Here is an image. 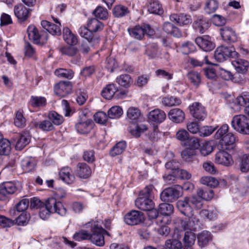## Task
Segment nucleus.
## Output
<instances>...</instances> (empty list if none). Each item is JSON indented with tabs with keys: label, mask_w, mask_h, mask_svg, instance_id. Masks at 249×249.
Wrapping results in <instances>:
<instances>
[{
	"label": "nucleus",
	"mask_w": 249,
	"mask_h": 249,
	"mask_svg": "<svg viewBox=\"0 0 249 249\" xmlns=\"http://www.w3.org/2000/svg\"><path fill=\"white\" fill-rule=\"evenodd\" d=\"M203 206V202L198 196H191L186 197L183 200H179L177 203L178 210L184 215H192L194 209H200Z\"/></svg>",
	"instance_id": "1"
},
{
	"label": "nucleus",
	"mask_w": 249,
	"mask_h": 249,
	"mask_svg": "<svg viewBox=\"0 0 249 249\" xmlns=\"http://www.w3.org/2000/svg\"><path fill=\"white\" fill-rule=\"evenodd\" d=\"M231 124L236 131L243 134L249 135V118L243 114L235 115Z\"/></svg>",
	"instance_id": "2"
},
{
	"label": "nucleus",
	"mask_w": 249,
	"mask_h": 249,
	"mask_svg": "<svg viewBox=\"0 0 249 249\" xmlns=\"http://www.w3.org/2000/svg\"><path fill=\"white\" fill-rule=\"evenodd\" d=\"M27 33L29 39L33 40L35 44L43 45L48 40L49 34L47 31L43 30L39 32L37 28L33 25L28 27Z\"/></svg>",
	"instance_id": "3"
},
{
	"label": "nucleus",
	"mask_w": 249,
	"mask_h": 249,
	"mask_svg": "<svg viewBox=\"0 0 249 249\" xmlns=\"http://www.w3.org/2000/svg\"><path fill=\"white\" fill-rule=\"evenodd\" d=\"M27 33L29 39L33 40L35 44L43 45L48 40L49 34L47 31L43 30L39 32L37 28L33 25L28 27Z\"/></svg>",
	"instance_id": "4"
},
{
	"label": "nucleus",
	"mask_w": 249,
	"mask_h": 249,
	"mask_svg": "<svg viewBox=\"0 0 249 249\" xmlns=\"http://www.w3.org/2000/svg\"><path fill=\"white\" fill-rule=\"evenodd\" d=\"M238 53L232 46H221L217 47L214 52V57L219 62H222L229 58H236Z\"/></svg>",
	"instance_id": "5"
},
{
	"label": "nucleus",
	"mask_w": 249,
	"mask_h": 249,
	"mask_svg": "<svg viewBox=\"0 0 249 249\" xmlns=\"http://www.w3.org/2000/svg\"><path fill=\"white\" fill-rule=\"evenodd\" d=\"M127 31L132 37L137 40L142 39L145 34L152 36L154 34V31L148 24L141 26L137 25L128 28Z\"/></svg>",
	"instance_id": "6"
},
{
	"label": "nucleus",
	"mask_w": 249,
	"mask_h": 249,
	"mask_svg": "<svg viewBox=\"0 0 249 249\" xmlns=\"http://www.w3.org/2000/svg\"><path fill=\"white\" fill-rule=\"evenodd\" d=\"M182 193V187L176 185L164 189L160 194V198L164 201L173 202L181 196Z\"/></svg>",
	"instance_id": "7"
},
{
	"label": "nucleus",
	"mask_w": 249,
	"mask_h": 249,
	"mask_svg": "<svg viewBox=\"0 0 249 249\" xmlns=\"http://www.w3.org/2000/svg\"><path fill=\"white\" fill-rule=\"evenodd\" d=\"M91 230L92 233L89 235V239L91 242L97 246L101 247L105 244L104 236L102 234V231L104 229L101 226H99L94 222L91 225Z\"/></svg>",
	"instance_id": "8"
},
{
	"label": "nucleus",
	"mask_w": 249,
	"mask_h": 249,
	"mask_svg": "<svg viewBox=\"0 0 249 249\" xmlns=\"http://www.w3.org/2000/svg\"><path fill=\"white\" fill-rule=\"evenodd\" d=\"M44 206L51 213H55L61 216H64L66 213V209L63 204L53 197L49 198Z\"/></svg>",
	"instance_id": "9"
},
{
	"label": "nucleus",
	"mask_w": 249,
	"mask_h": 249,
	"mask_svg": "<svg viewBox=\"0 0 249 249\" xmlns=\"http://www.w3.org/2000/svg\"><path fill=\"white\" fill-rule=\"evenodd\" d=\"M143 213L137 210H131L124 216V221L128 225L135 226L143 223L144 221Z\"/></svg>",
	"instance_id": "10"
},
{
	"label": "nucleus",
	"mask_w": 249,
	"mask_h": 249,
	"mask_svg": "<svg viewBox=\"0 0 249 249\" xmlns=\"http://www.w3.org/2000/svg\"><path fill=\"white\" fill-rule=\"evenodd\" d=\"M195 42L198 47L205 52H210L215 47L214 43L212 41L210 36H203L196 38Z\"/></svg>",
	"instance_id": "11"
},
{
	"label": "nucleus",
	"mask_w": 249,
	"mask_h": 249,
	"mask_svg": "<svg viewBox=\"0 0 249 249\" xmlns=\"http://www.w3.org/2000/svg\"><path fill=\"white\" fill-rule=\"evenodd\" d=\"M190 111L192 116L199 121L204 120L207 115L204 107L198 102L194 103L190 106Z\"/></svg>",
	"instance_id": "12"
},
{
	"label": "nucleus",
	"mask_w": 249,
	"mask_h": 249,
	"mask_svg": "<svg viewBox=\"0 0 249 249\" xmlns=\"http://www.w3.org/2000/svg\"><path fill=\"white\" fill-rule=\"evenodd\" d=\"M215 161L219 164L226 166H231L233 163L231 156L226 151L220 150L215 156Z\"/></svg>",
	"instance_id": "13"
},
{
	"label": "nucleus",
	"mask_w": 249,
	"mask_h": 249,
	"mask_svg": "<svg viewBox=\"0 0 249 249\" xmlns=\"http://www.w3.org/2000/svg\"><path fill=\"white\" fill-rule=\"evenodd\" d=\"M17 190L15 184L11 181L5 182L0 185V200L6 199L8 195L13 194Z\"/></svg>",
	"instance_id": "14"
},
{
	"label": "nucleus",
	"mask_w": 249,
	"mask_h": 249,
	"mask_svg": "<svg viewBox=\"0 0 249 249\" xmlns=\"http://www.w3.org/2000/svg\"><path fill=\"white\" fill-rule=\"evenodd\" d=\"M14 12L15 16L20 22L26 21L30 15L29 9L21 3L17 4L14 6Z\"/></svg>",
	"instance_id": "15"
},
{
	"label": "nucleus",
	"mask_w": 249,
	"mask_h": 249,
	"mask_svg": "<svg viewBox=\"0 0 249 249\" xmlns=\"http://www.w3.org/2000/svg\"><path fill=\"white\" fill-rule=\"evenodd\" d=\"M170 19L179 26L189 25L192 23V20L191 16L184 13L171 14L170 16Z\"/></svg>",
	"instance_id": "16"
},
{
	"label": "nucleus",
	"mask_w": 249,
	"mask_h": 249,
	"mask_svg": "<svg viewBox=\"0 0 249 249\" xmlns=\"http://www.w3.org/2000/svg\"><path fill=\"white\" fill-rule=\"evenodd\" d=\"M166 115L164 111L159 109H155L150 111L148 115V120L154 124H160L166 119Z\"/></svg>",
	"instance_id": "17"
},
{
	"label": "nucleus",
	"mask_w": 249,
	"mask_h": 249,
	"mask_svg": "<svg viewBox=\"0 0 249 249\" xmlns=\"http://www.w3.org/2000/svg\"><path fill=\"white\" fill-rule=\"evenodd\" d=\"M78 33L80 36L85 38L91 46H94L99 43V38L95 37L88 27H81L79 29Z\"/></svg>",
	"instance_id": "18"
},
{
	"label": "nucleus",
	"mask_w": 249,
	"mask_h": 249,
	"mask_svg": "<svg viewBox=\"0 0 249 249\" xmlns=\"http://www.w3.org/2000/svg\"><path fill=\"white\" fill-rule=\"evenodd\" d=\"M71 89L70 81H60L54 87L55 93L59 96H65L68 94Z\"/></svg>",
	"instance_id": "19"
},
{
	"label": "nucleus",
	"mask_w": 249,
	"mask_h": 249,
	"mask_svg": "<svg viewBox=\"0 0 249 249\" xmlns=\"http://www.w3.org/2000/svg\"><path fill=\"white\" fill-rule=\"evenodd\" d=\"M75 173L79 178L87 179L91 176L92 171L90 167L86 163H78L75 169Z\"/></svg>",
	"instance_id": "20"
},
{
	"label": "nucleus",
	"mask_w": 249,
	"mask_h": 249,
	"mask_svg": "<svg viewBox=\"0 0 249 249\" xmlns=\"http://www.w3.org/2000/svg\"><path fill=\"white\" fill-rule=\"evenodd\" d=\"M60 178L68 184L73 183L75 178L71 169L69 167H64L62 168L59 173Z\"/></svg>",
	"instance_id": "21"
},
{
	"label": "nucleus",
	"mask_w": 249,
	"mask_h": 249,
	"mask_svg": "<svg viewBox=\"0 0 249 249\" xmlns=\"http://www.w3.org/2000/svg\"><path fill=\"white\" fill-rule=\"evenodd\" d=\"M135 205L139 209L145 211L154 207V204L151 198L140 196L135 200Z\"/></svg>",
	"instance_id": "22"
},
{
	"label": "nucleus",
	"mask_w": 249,
	"mask_h": 249,
	"mask_svg": "<svg viewBox=\"0 0 249 249\" xmlns=\"http://www.w3.org/2000/svg\"><path fill=\"white\" fill-rule=\"evenodd\" d=\"M221 36L226 42H235L237 40V36L235 32L230 27H224L221 29Z\"/></svg>",
	"instance_id": "23"
},
{
	"label": "nucleus",
	"mask_w": 249,
	"mask_h": 249,
	"mask_svg": "<svg viewBox=\"0 0 249 249\" xmlns=\"http://www.w3.org/2000/svg\"><path fill=\"white\" fill-rule=\"evenodd\" d=\"M41 26L48 33L53 35L59 36L61 34V23L55 24L47 20H42L41 22Z\"/></svg>",
	"instance_id": "24"
},
{
	"label": "nucleus",
	"mask_w": 249,
	"mask_h": 249,
	"mask_svg": "<svg viewBox=\"0 0 249 249\" xmlns=\"http://www.w3.org/2000/svg\"><path fill=\"white\" fill-rule=\"evenodd\" d=\"M31 139V136L28 132H23L17 138L16 149L21 150L28 145Z\"/></svg>",
	"instance_id": "25"
},
{
	"label": "nucleus",
	"mask_w": 249,
	"mask_h": 249,
	"mask_svg": "<svg viewBox=\"0 0 249 249\" xmlns=\"http://www.w3.org/2000/svg\"><path fill=\"white\" fill-rule=\"evenodd\" d=\"M221 77L225 80H232L234 82L243 84L245 82V78L244 75H241L239 73H235L232 75L231 72L228 71L223 70L221 72Z\"/></svg>",
	"instance_id": "26"
},
{
	"label": "nucleus",
	"mask_w": 249,
	"mask_h": 249,
	"mask_svg": "<svg viewBox=\"0 0 249 249\" xmlns=\"http://www.w3.org/2000/svg\"><path fill=\"white\" fill-rule=\"evenodd\" d=\"M92 124L91 119H87L85 117L79 121L75 125L77 131L81 134L88 133L90 129V125Z\"/></svg>",
	"instance_id": "27"
},
{
	"label": "nucleus",
	"mask_w": 249,
	"mask_h": 249,
	"mask_svg": "<svg viewBox=\"0 0 249 249\" xmlns=\"http://www.w3.org/2000/svg\"><path fill=\"white\" fill-rule=\"evenodd\" d=\"M168 117L173 122L179 123L184 119L185 114L179 108H174L169 112Z\"/></svg>",
	"instance_id": "28"
},
{
	"label": "nucleus",
	"mask_w": 249,
	"mask_h": 249,
	"mask_svg": "<svg viewBox=\"0 0 249 249\" xmlns=\"http://www.w3.org/2000/svg\"><path fill=\"white\" fill-rule=\"evenodd\" d=\"M193 26L196 30L203 34L209 28L210 24L206 19L199 17L194 22Z\"/></svg>",
	"instance_id": "29"
},
{
	"label": "nucleus",
	"mask_w": 249,
	"mask_h": 249,
	"mask_svg": "<svg viewBox=\"0 0 249 249\" xmlns=\"http://www.w3.org/2000/svg\"><path fill=\"white\" fill-rule=\"evenodd\" d=\"M187 216L189 217L188 221L187 223L185 221L181 222L184 230H195L197 227H199V220L194 215L193 213L192 215Z\"/></svg>",
	"instance_id": "30"
},
{
	"label": "nucleus",
	"mask_w": 249,
	"mask_h": 249,
	"mask_svg": "<svg viewBox=\"0 0 249 249\" xmlns=\"http://www.w3.org/2000/svg\"><path fill=\"white\" fill-rule=\"evenodd\" d=\"M212 240V234L209 231H204L197 235V243L201 248L206 247Z\"/></svg>",
	"instance_id": "31"
},
{
	"label": "nucleus",
	"mask_w": 249,
	"mask_h": 249,
	"mask_svg": "<svg viewBox=\"0 0 249 249\" xmlns=\"http://www.w3.org/2000/svg\"><path fill=\"white\" fill-rule=\"evenodd\" d=\"M36 165L35 159L32 157H26L23 159L21 163L22 170L25 172H30L33 171Z\"/></svg>",
	"instance_id": "32"
},
{
	"label": "nucleus",
	"mask_w": 249,
	"mask_h": 249,
	"mask_svg": "<svg viewBox=\"0 0 249 249\" xmlns=\"http://www.w3.org/2000/svg\"><path fill=\"white\" fill-rule=\"evenodd\" d=\"M163 30L168 34H171L176 37L181 36V33L179 29L169 22H165L163 25Z\"/></svg>",
	"instance_id": "33"
},
{
	"label": "nucleus",
	"mask_w": 249,
	"mask_h": 249,
	"mask_svg": "<svg viewBox=\"0 0 249 249\" xmlns=\"http://www.w3.org/2000/svg\"><path fill=\"white\" fill-rule=\"evenodd\" d=\"M232 64L235 68L237 73H239L241 75H243V74L246 72L249 66L248 62L242 59L235 60L232 62Z\"/></svg>",
	"instance_id": "34"
},
{
	"label": "nucleus",
	"mask_w": 249,
	"mask_h": 249,
	"mask_svg": "<svg viewBox=\"0 0 249 249\" xmlns=\"http://www.w3.org/2000/svg\"><path fill=\"white\" fill-rule=\"evenodd\" d=\"M148 11L154 14L161 15L163 10L161 4L158 0H151L148 6Z\"/></svg>",
	"instance_id": "35"
},
{
	"label": "nucleus",
	"mask_w": 249,
	"mask_h": 249,
	"mask_svg": "<svg viewBox=\"0 0 249 249\" xmlns=\"http://www.w3.org/2000/svg\"><path fill=\"white\" fill-rule=\"evenodd\" d=\"M63 37L65 41L70 45H74L77 42L76 36L72 33L69 28L66 27L63 30Z\"/></svg>",
	"instance_id": "36"
},
{
	"label": "nucleus",
	"mask_w": 249,
	"mask_h": 249,
	"mask_svg": "<svg viewBox=\"0 0 249 249\" xmlns=\"http://www.w3.org/2000/svg\"><path fill=\"white\" fill-rule=\"evenodd\" d=\"M118 91L117 87L114 84H110L103 89L102 91V96L107 100L111 99L113 96L115 95V93Z\"/></svg>",
	"instance_id": "37"
},
{
	"label": "nucleus",
	"mask_w": 249,
	"mask_h": 249,
	"mask_svg": "<svg viewBox=\"0 0 249 249\" xmlns=\"http://www.w3.org/2000/svg\"><path fill=\"white\" fill-rule=\"evenodd\" d=\"M147 130V127L143 124H133L129 127V132L136 138L139 137L141 135Z\"/></svg>",
	"instance_id": "38"
},
{
	"label": "nucleus",
	"mask_w": 249,
	"mask_h": 249,
	"mask_svg": "<svg viewBox=\"0 0 249 249\" xmlns=\"http://www.w3.org/2000/svg\"><path fill=\"white\" fill-rule=\"evenodd\" d=\"M233 103L239 106L249 107V92H244L240 95L234 99Z\"/></svg>",
	"instance_id": "39"
},
{
	"label": "nucleus",
	"mask_w": 249,
	"mask_h": 249,
	"mask_svg": "<svg viewBox=\"0 0 249 249\" xmlns=\"http://www.w3.org/2000/svg\"><path fill=\"white\" fill-rule=\"evenodd\" d=\"M197 196L201 199L206 201L211 200L213 196L214 193L213 190L208 188H199L197 192Z\"/></svg>",
	"instance_id": "40"
},
{
	"label": "nucleus",
	"mask_w": 249,
	"mask_h": 249,
	"mask_svg": "<svg viewBox=\"0 0 249 249\" xmlns=\"http://www.w3.org/2000/svg\"><path fill=\"white\" fill-rule=\"evenodd\" d=\"M33 125L36 128L45 131H50L54 129L53 125L50 120L36 121L34 122Z\"/></svg>",
	"instance_id": "41"
},
{
	"label": "nucleus",
	"mask_w": 249,
	"mask_h": 249,
	"mask_svg": "<svg viewBox=\"0 0 249 249\" xmlns=\"http://www.w3.org/2000/svg\"><path fill=\"white\" fill-rule=\"evenodd\" d=\"M103 27V23L94 18L89 20L87 24V27L92 33L102 30Z\"/></svg>",
	"instance_id": "42"
},
{
	"label": "nucleus",
	"mask_w": 249,
	"mask_h": 249,
	"mask_svg": "<svg viewBox=\"0 0 249 249\" xmlns=\"http://www.w3.org/2000/svg\"><path fill=\"white\" fill-rule=\"evenodd\" d=\"M165 245L169 249H181L182 247V244L178 239V235H174L172 239L167 240Z\"/></svg>",
	"instance_id": "43"
},
{
	"label": "nucleus",
	"mask_w": 249,
	"mask_h": 249,
	"mask_svg": "<svg viewBox=\"0 0 249 249\" xmlns=\"http://www.w3.org/2000/svg\"><path fill=\"white\" fill-rule=\"evenodd\" d=\"M141 115L140 110L137 107H130L126 112V119L130 122L137 121Z\"/></svg>",
	"instance_id": "44"
},
{
	"label": "nucleus",
	"mask_w": 249,
	"mask_h": 249,
	"mask_svg": "<svg viewBox=\"0 0 249 249\" xmlns=\"http://www.w3.org/2000/svg\"><path fill=\"white\" fill-rule=\"evenodd\" d=\"M129 13L128 8L119 4L116 5L113 10V15L116 18H122L126 16Z\"/></svg>",
	"instance_id": "45"
},
{
	"label": "nucleus",
	"mask_w": 249,
	"mask_h": 249,
	"mask_svg": "<svg viewBox=\"0 0 249 249\" xmlns=\"http://www.w3.org/2000/svg\"><path fill=\"white\" fill-rule=\"evenodd\" d=\"M56 76L61 78L71 79L74 76V72L70 69H58L54 71Z\"/></svg>",
	"instance_id": "46"
},
{
	"label": "nucleus",
	"mask_w": 249,
	"mask_h": 249,
	"mask_svg": "<svg viewBox=\"0 0 249 249\" xmlns=\"http://www.w3.org/2000/svg\"><path fill=\"white\" fill-rule=\"evenodd\" d=\"M162 104L166 107L178 106L181 103V100L176 97H164L162 99Z\"/></svg>",
	"instance_id": "47"
},
{
	"label": "nucleus",
	"mask_w": 249,
	"mask_h": 249,
	"mask_svg": "<svg viewBox=\"0 0 249 249\" xmlns=\"http://www.w3.org/2000/svg\"><path fill=\"white\" fill-rule=\"evenodd\" d=\"M219 6L217 0H207L205 3L204 7L205 11L209 14H212L216 11Z\"/></svg>",
	"instance_id": "48"
},
{
	"label": "nucleus",
	"mask_w": 249,
	"mask_h": 249,
	"mask_svg": "<svg viewBox=\"0 0 249 249\" xmlns=\"http://www.w3.org/2000/svg\"><path fill=\"white\" fill-rule=\"evenodd\" d=\"M239 167L242 173L249 171V154H244L241 157Z\"/></svg>",
	"instance_id": "49"
},
{
	"label": "nucleus",
	"mask_w": 249,
	"mask_h": 249,
	"mask_svg": "<svg viewBox=\"0 0 249 249\" xmlns=\"http://www.w3.org/2000/svg\"><path fill=\"white\" fill-rule=\"evenodd\" d=\"M132 82L130 75L126 74H122L116 78V82L120 86L124 88L129 87Z\"/></svg>",
	"instance_id": "50"
},
{
	"label": "nucleus",
	"mask_w": 249,
	"mask_h": 249,
	"mask_svg": "<svg viewBox=\"0 0 249 249\" xmlns=\"http://www.w3.org/2000/svg\"><path fill=\"white\" fill-rule=\"evenodd\" d=\"M122 108L119 106H113L108 111V117L110 119H118L123 114Z\"/></svg>",
	"instance_id": "51"
},
{
	"label": "nucleus",
	"mask_w": 249,
	"mask_h": 249,
	"mask_svg": "<svg viewBox=\"0 0 249 249\" xmlns=\"http://www.w3.org/2000/svg\"><path fill=\"white\" fill-rule=\"evenodd\" d=\"M190 63L194 67L202 66L204 63L211 64L208 60L207 56H198L196 58H190Z\"/></svg>",
	"instance_id": "52"
},
{
	"label": "nucleus",
	"mask_w": 249,
	"mask_h": 249,
	"mask_svg": "<svg viewBox=\"0 0 249 249\" xmlns=\"http://www.w3.org/2000/svg\"><path fill=\"white\" fill-rule=\"evenodd\" d=\"M159 209L160 213L164 215H170L174 212L173 205L166 203L160 204Z\"/></svg>",
	"instance_id": "53"
},
{
	"label": "nucleus",
	"mask_w": 249,
	"mask_h": 249,
	"mask_svg": "<svg viewBox=\"0 0 249 249\" xmlns=\"http://www.w3.org/2000/svg\"><path fill=\"white\" fill-rule=\"evenodd\" d=\"M195 155V151L189 148H186L181 152L182 159L188 162H191L194 160Z\"/></svg>",
	"instance_id": "54"
},
{
	"label": "nucleus",
	"mask_w": 249,
	"mask_h": 249,
	"mask_svg": "<svg viewBox=\"0 0 249 249\" xmlns=\"http://www.w3.org/2000/svg\"><path fill=\"white\" fill-rule=\"evenodd\" d=\"M11 143L7 139L0 142V155H7L11 151Z\"/></svg>",
	"instance_id": "55"
},
{
	"label": "nucleus",
	"mask_w": 249,
	"mask_h": 249,
	"mask_svg": "<svg viewBox=\"0 0 249 249\" xmlns=\"http://www.w3.org/2000/svg\"><path fill=\"white\" fill-rule=\"evenodd\" d=\"M30 104L34 107H38L45 106L46 100L44 97L32 96L31 97Z\"/></svg>",
	"instance_id": "56"
},
{
	"label": "nucleus",
	"mask_w": 249,
	"mask_h": 249,
	"mask_svg": "<svg viewBox=\"0 0 249 249\" xmlns=\"http://www.w3.org/2000/svg\"><path fill=\"white\" fill-rule=\"evenodd\" d=\"M187 77L194 85L197 87L201 82V78L200 74L196 71H191L187 74Z\"/></svg>",
	"instance_id": "57"
},
{
	"label": "nucleus",
	"mask_w": 249,
	"mask_h": 249,
	"mask_svg": "<svg viewBox=\"0 0 249 249\" xmlns=\"http://www.w3.org/2000/svg\"><path fill=\"white\" fill-rule=\"evenodd\" d=\"M126 148L125 142H120L117 143L112 148L110 154L112 156H115L121 154Z\"/></svg>",
	"instance_id": "58"
},
{
	"label": "nucleus",
	"mask_w": 249,
	"mask_h": 249,
	"mask_svg": "<svg viewBox=\"0 0 249 249\" xmlns=\"http://www.w3.org/2000/svg\"><path fill=\"white\" fill-rule=\"evenodd\" d=\"M48 117L49 120L55 125H60L63 122V117L54 111H51L48 114Z\"/></svg>",
	"instance_id": "59"
},
{
	"label": "nucleus",
	"mask_w": 249,
	"mask_h": 249,
	"mask_svg": "<svg viewBox=\"0 0 249 249\" xmlns=\"http://www.w3.org/2000/svg\"><path fill=\"white\" fill-rule=\"evenodd\" d=\"M229 132V126L227 124H223L216 132L214 134L215 139L220 141L224 137L226 136Z\"/></svg>",
	"instance_id": "60"
},
{
	"label": "nucleus",
	"mask_w": 249,
	"mask_h": 249,
	"mask_svg": "<svg viewBox=\"0 0 249 249\" xmlns=\"http://www.w3.org/2000/svg\"><path fill=\"white\" fill-rule=\"evenodd\" d=\"M14 124L18 127H23L25 125L26 119L23 117L22 111L18 110L17 112Z\"/></svg>",
	"instance_id": "61"
},
{
	"label": "nucleus",
	"mask_w": 249,
	"mask_h": 249,
	"mask_svg": "<svg viewBox=\"0 0 249 249\" xmlns=\"http://www.w3.org/2000/svg\"><path fill=\"white\" fill-rule=\"evenodd\" d=\"M235 140V136L230 132L219 141V143L222 145H231L234 143Z\"/></svg>",
	"instance_id": "62"
},
{
	"label": "nucleus",
	"mask_w": 249,
	"mask_h": 249,
	"mask_svg": "<svg viewBox=\"0 0 249 249\" xmlns=\"http://www.w3.org/2000/svg\"><path fill=\"white\" fill-rule=\"evenodd\" d=\"M158 48L156 43L149 44L147 46L146 53L150 57L155 58L158 55Z\"/></svg>",
	"instance_id": "63"
},
{
	"label": "nucleus",
	"mask_w": 249,
	"mask_h": 249,
	"mask_svg": "<svg viewBox=\"0 0 249 249\" xmlns=\"http://www.w3.org/2000/svg\"><path fill=\"white\" fill-rule=\"evenodd\" d=\"M196 241L195 234L192 231H186L185 233L183 241L185 245L193 246Z\"/></svg>",
	"instance_id": "64"
}]
</instances>
